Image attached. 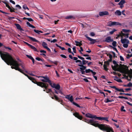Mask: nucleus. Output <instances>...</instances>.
<instances>
[{
	"instance_id": "37",
	"label": "nucleus",
	"mask_w": 132,
	"mask_h": 132,
	"mask_svg": "<svg viewBox=\"0 0 132 132\" xmlns=\"http://www.w3.org/2000/svg\"><path fill=\"white\" fill-rule=\"evenodd\" d=\"M34 31L36 33L38 34H39V32H40L41 33H43V32L41 31H39L37 30H36V29L34 30Z\"/></svg>"
},
{
	"instance_id": "64",
	"label": "nucleus",
	"mask_w": 132,
	"mask_h": 132,
	"mask_svg": "<svg viewBox=\"0 0 132 132\" xmlns=\"http://www.w3.org/2000/svg\"><path fill=\"white\" fill-rule=\"evenodd\" d=\"M90 35L92 36H95V34L93 32H91L90 34Z\"/></svg>"
},
{
	"instance_id": "9",
	"label": "nucleus",
	"mask_w": 132,
	"mask_h": 132,
	"mask_svg": "<svg viewBox=\"0 0 132 132\" xmlns=\"http://www.w3.org/2000/svg\"><path fill=\"white\" fill-rule=\"evenodd\" d=\"M40 85V87L45 88V89L43 90L44 91H45V90H47V88L48 86V85L47 84L42 82Z\"/></svg>"
},
{
	"instance_id": "14",
	"label": "nucleus",
	"mask_w": 132,
	"mask_h": 132,
	"mask_svg": "<svg viewBox=\"0 0 132 132\" xmlns=\"http://www.w3.org/2000/svg\"><path fill=\"white\" fill-rule=\"evenodd\" d=\"M109 65V63L108 61H106L104 62V64L103 65L104 69L106 71L108 70V69L107 68L108 66Z\"/></svg>"
},
{
	"instance_id": "2",
	"label": "nucleus",
	"mask_w": 132,
	"mask_h": 132,
	"mask_svg": "<svg viewBox=\"0 0 132 132\" xmlns=\"http://www.w3.org/2000/svg\"><path fill=\"white\" fill-rule=\"evenodd\" d=\"M7 64L12 65L11 67L12 69H15L16 70L19 71V70L22 71L20 69L19 66H21L23 64L22 63L19 64L18 62L12 57L10 54L8 56L4 61Z\"/></svg>"
},
{
	"instance_id": "51",
	"label": "nucleus",
	"mask_w": 132,
	"mask_h": 132,
	"mask_svg": "<svg viewBox=\"0 0 132 132\" xmlns=\"http://www.w3.org/2000/svg\"><path fill=\"white\" fill-rule=\"evenodd\" d=\"M128 43L123 44V46L124 47L127 48L128 46V45L127 44Z\"/></svg>"
},
{
	"instance_id": "54",
	"label": "nucleus",
	"mask_w": 132,
	"mask_h": 132,
	"mask_svg": "<svg viewBox=\"0 0 132 132\" xmlns=\"http://www.w3.org/2000/svg\"><path fill=\"white\" fill-rule=\"evenodd\" d=\"M77 57L79 59L81 60H84L85 59L84 58L79 55Z\"/></svg>"
},
{
	"instance_id": "49",
	"label": "nucleus",
	"mask_w": 132,
	"mask_h": 132,
	"mask_svg": "<svg viewBox=\"0 0 132 132\" xmlns=\"http://www.w3.org/2000/svg\"><path fill=\"white\" fill-rule=\"evenodd\" d=\"M23 8L24 10H26L27 9L28 10H29L28 8L26 5H24L23 6Z\"/></svg>"
},
{
	"instance_id": "39",
	"label": "nucleus",
	"mask_w": 132,
	"mask_h": 132,
	"mask_svg": "<svg viewBox=\"0 0 132 132\" xmlns=\"http://www.w3.org/2000/svg\"><path fill=\"white\" fill-rule=\"evenodd\" d=\"M36 59L38 61H41L43 62H44V60L43 59H42L40 58L39 57H36Z\"/></svg>"
},
{
	"instance_id": "20",
	"label": "nucleus",
	"mask_w": 132,
	"mask_h": 132,
	"mask_svg": "<svg viewBox=\"0 0 132 132\" xmlns=\"http://www.w3.org/2000/svg\"><path fill=\"white\" fill-rule=\"evenodd\" d=\"M32 81L34 83L36 84L38 86H40L41 82H38L34 78H33L31 81Z\"/></svg>"
},
{
	"instance_id": "62",
	"label": "nucleus",
	"mask_w": 132,
	"mask_h": 132,
	"mask_svg": "<svg viewBox=\"0 0 132 132\" xmlns=\"http://www.w3.org/2000/svg\"><path fill=\"white\" fill-rule=\"evenodd\" d=\"M110 52L111 53H112L113 54V57H116V54H115V53H114V52H113V51H111Z\"/></svg>"
},
{
	"instance_id": "11",
	"label": "nucleus",
	"mask_w": 132,
	"mask_h": 132,
	"mask_svg": "<svg viewBox=\"0 0 132 132\" xmlns=\"http://www.w3.org/2000/svg\"><path fill=\"white\" fill-rule=\"evenodd\" d=\"M58 85H59V89H54V93L56 94H58L59 93L61 94V95H63V94L62 93V92L60 90V86L59 84H58Z\"/></svg>"
},
{
	"instance_id": "31",
	"label": "nucleus",
	"mask_w": 132,
	"mask_h": 132,
	"mask_svg": "<svg viewBox=\"0 0 132 132\" xmlns=\"http://www.w3.org/2000/svg\"><path fill=\"white\" fill-rule=\"evenodd\" d=\"M125 2L126 1L125 0H121L118 3V4L119 5H122L125 3Z\"/></svg>"
},
{
	"instance_id": "24",
	"label": "nucleus",
	"mask_w": 132,
	"mask_h": 132,
	"mask_svg": "<svg viewBox=\"0 0 132 132\" xmlns=\"http://www.w3.org/2000/svg\"><path fill=\"white\" fill-rule=\"evenodd\" d=\"M27 37L30 39L32 41L34 42H36L37 43H38L39 42V41L37 40L35 38H33L32 37H30L29 36H27Z\"/></svg>"
},
{
	"instance_id": "29",
	"label": "nucleus",
	"mask_w": 132,
	"mask_h": 132,
	"mask_svg": "<svg viewBox=\"0 0 132 132\" xmlns=\"http://www.w3.org/2000/svg\"><path fill=\"white\" fill-rule=\"evenodd\" d=\"M65 18L66 19H74L75 18L73 16L70 15L69 16H66L65 17Z\"/></svg>"
},
{
	"instance_id": "18",
	"label": "nucleus",
	"mask_w": 132,
	"mask_h": 132,
	"mask_svg": "<svg viewBox=\"0 0 132 132\" xmlns=\"http://www.w3.org/2000/svg\"><path fill=\"white\" fill-rule=\"evenodd\" d=\"M110 87L111 88L115 89V90L117 91L122 92H125L123 89L121 88L120 89H119V88H117L115 86H110Z\"/></svg>"
},
{
	"instance_id": "56",
	"label": "nucleus",
	"mask_w": 132,
	"mask_h": 132,
	"mask_svg": "<svg viewBox=\"0 0 132 132\" xmlns=\"http://www.w3.org/2000/svg\"><path fill=\"white\" fill-rule=\"evenodd\" d=\"M120 58L121 61H124V59L123 58L121 55L120 56Z\"/></svg>"
},
{
	"instance_id": "22",
	"label": "nucleus",
	"mask_w": 132,
	"mask_h": 132,
	"mask_svg": "<svg viewBox=\"0 0 132 132\" xmlns=\"http://www.w3.org/2000/svg\"><path fill=\"white\" fill-rule=\"evenodd\" d=\"M120 67L122 68H125L124 70V73L126 72V70H128V68L126 65H124V64L122 65L121 64H120Z\"/></svg>"
},
{
	"instance_id": "26",
	"label": "nucleus",
	"mask_w": 132,
	"mask_h": 132,
	"mask_svg": "<svg viewBox=\"0 0 132 132\" xmlns=\"http://www.w3.org/2000/svg\"><path fill=\"white\" fill-rule=\"evenodd\" d=\"M75 43H76L75 45L77 46H79L80 47L82 45V44L81 43V41L79 42L75 40Z\"/></svg>"
},
{
	"instance_id": "19",
	"label": "nucleus",
	"mask_w": 132,
	"mask_h": 132,
	"mask_svg": "<svg viewBox=\"0 0 132 132\" xmlns=\"http://www.w3.org/2000/svg\"><path fill=\"white\" fill-rule=\"evenodd\" d=\"M99 14L100 16H102L104 15H109V13L106 11L101 12H99Z\"/></svg>"
},
{
	"instance_id": "41",
	"label": "nucleus",
	"mask_w": 132,
	"mask_h": 132,
	"mask_svg": "<svg viewBox=\"0 0 132 132\" xmlns=\"http://www.w3.org/2000/svg\"><path fill=\"white\" fill-rule=\"evenodd\" d=\"M92 70H90V69H86L85 70V72L86 73H89L90 72H92Z\"/></svg>"
},
{
	"instance_id": "17",
	"label": "nucleus",
	"mask_w": 132,
	"mask_h": 132,
	"mask_svg": "<svg viewBox=\"0 0 132 132\" xmlns=\"http://www.w3.org/2000/svg\"><path fill=\"white\" fill-rule=\"evenodd\" d=\"M96 119H97L101 120H104L108 122V118L106 117H97L96 116Z\"/></svg>"
},
{
	"instance_id": "42",
	"label": "nucleus",
	"mask_w": 132,
	"mask_h": 132,
	"mask_svg": "<svg viewBox=\"0 0 132 132\" xmlns=\"http://www.w3.org/2000/svg\"><path fill=\"white\" fill-rule=\"evenodd\" d=\"M118 98H124L126 100H128V97L123 96H119L118 97Z\"/></svg>"
},
{
	"instance_id": "46",
	"label": "nucleus",
	"mask_w": 132,
	"mask_h": 132,
	"mask_svg": "<svg viewBox=\"0 0 132 132\" xmlns=\"http://www.w3.org/2000/svg\"><path fill=\"white\" fill-rule=\"evenodd\" d=\"M117 30L115 29H113L112 31L110 32V34H112L115 31H116Z\"/></svg>"
},
{
	"instance_id": "35",
	"label": "nucleus",
	"mask_w": 132,
	"mask_h": 132,
	"mask_svg": "<svg viewBox=\"0 0 132 132\" xmlns=\"http://www.w3.org/2000/svg\"><path fill=\"white\" fill-rule=\"evenodd\" d=\"M122 31L125 33L129 32L130 31V30H129L126 29H123Z\"/></svg>"
},
{
	"instance_id": "28",
	"label": "nucleus",
	"mask_w": 132,
	"mask_h": 132,
	"mask_svg": "<svg viewBox=\"0 0 132 132\" xmlns=\"http://www.w3.org/2000/svg\"><path fill=\"white\" fill-rule=\"evenodd\" d=\"M115 14L116 15H120L121 14V12L119 10H117L115 12Z\"/></svg>"
},
{
	"instance_id": "57",
	"label": "nucleus",
	"mask_w": 132,
	"mask_h": 132,
	"mask_svg": "<svg viewBox=\"0 0 132 132\" xmlns=\"http://www.w3.org/2000/svg\"><path fill=\"white\" fill-rule=\"evenodd\" d=\"M27 20L29 22L33 21V20L31 18H27Z\"/></svg>"
},
{
	"instance_id": "4",
	"label": "nucleus",
	"mask_w": 132,
	"mask_h": 132,
	"mask_svg": "<svg viewBox=\"0 0 132 132\" xmlns=\"http://www.w3.org/2000/svg\"><path fill=\"white\" fill-rule=\"evenodd\" d=\"M70 94L67 95L65 97V98L67 99L68 100H69L71 103H72L73 104L75 105L77 107L79 108H82L83 107L82 106H81L79 105L78 104L74 102L73 101V97L72 95L71 96Z\"/></svg>"
},
{
	"instance_id": "1",
	"label": "nucleus",
	"mask_w": 132,
	"mask_h": 132,
	"mask_svg": "<svg viewBox=\"0 0 132 132\" xmlns=\"http://www.w3.org/2000/svg\"><path fill=\"white\" fill-rule=\"evenodd\" d=\"M82 120L95 127H98L100 130L104 131L111 132L113 129L110 126L105 124H99L97 123V121H95L93 119L89 120L84 118Z\"/></svg>"
},
{
	"instance_id": "63",
	"label": "nucleus",
	"mask_w": 132,
	"mask_h": 132,
	"mask_svg": "<svg viewBox=\"0 0 132 132\" xmlns=\"http://www.w3.org/2000/svg\"><path fill=\"white\" fill-rule=\"evenodd\" d=\"M57 40L56 39H54L53 40H52L51 41V43L53 42L55 43L57 41Z\"/></svg>"
},
{
	"instance_id": "6",
	"label": "nucleus",
	"mask_w": 132,
	"mask_h": 132,
	"mask_svg": "<svg viewBox=\"0 0 132 132\" xmlns=\"http://www.w3.org/2000/svg\"><path fill=\"white\" fill-rule=\"evenodd\" d=\"M9 54L6 52L0 51V55L2 59L4 61Z\"/></svg>"
},
{
	"instance_id": "5",
	"label": "nucleus",
	"mask_w": 132,
	"mask_h": 132,
	"mask_svg": "<svg viewBox=\"0 0 132 132\" xmlns=\"http://www.w3.org/2000/svg\"><path fill=\"white\" fill-rule=\"evenodd\" d=\"M112 68L113 70L115 71H118L122 73H124L125 68H122L120 67L117 68L116 65H114L113 66V65H112Z\"/></svg>"
},
{
	"instance_id": "30",
	"label": "nucleus",
	"mask_w": 132,
	"mask_h": 132,
	"mask_svg": "<svg viewBox=\"0 0 132 132\" xmlns=\"http://www.w3.org/2000/svg\"><path fill=\"white\" fill-rule=\"evenodd\" d=\"M114 77L115 78L114 79V80H116L117 82H122V80L120 79H117L118 78V77L117 76H116Z\"/></svg>"
},
{
	"instance_id": "43",
	"label": "nucleus",
	"mask_w": 132,
	"mask_h": 132,
	"mask_svg": "<svg viewBox=\"0 0 132 132\" xmlns=\"http://www.w3.org/2000/svg\"><path fill=\"white\" fill-rule=\"evenodd\" d=\"M88 61L84 60H82V64L83 65H85L86 63H88Z\"/></svg>"
},
{
	"instance_id": "60",
	"label": "nucleus",
	"mask_w": 132,
	"mask_h": 132,
	"mask_svg": "<svg viewBox=\"0 0 132 132\" xmlns=\"http://www.w3.org/2000/svg\"><path fill=\"white\" fill-rule=\"evenodd\" d=\"M26 56L28 57L30 59H31L33 57L31 56L28 55H27Z\"/></svg>"
},
{
	"instance_id": "50",
	"label": "nucleus",
	"mask_w": 132,
	"mask_h": 132,
	"mask_svg": "<svg viewBox=\"0 0 132 132\" xmlns=\"http://www.w3.org/2000/svg\"><path fill=\"white\" fill-rule=\"evenodd\" d=\"M117 42L115 41H114L112 43V45L114 47H115L116 46Z\"/></svg>"
},
{
	"instance_id": "55",
	"label": "nucleus",
	"mask_w": 132,
	"mask_h": 132,
	"mask_svg": "<svg viewBox=\"0 0 132 132\" xmlns=\"http://www.w3.org/2000/svg\"><path fill=\"white\" fill-rule=\"evenodd\" d=\"M72 49H73V52L75 53H76V47L75 46V47H73V48H72Z\"/></svg>"
},
{
	"instance_id": "12",
	"label": "nucleus",
	"mask_w": 132,
	"mask_h": 132,
	"mask_svg": "<svg viewBox=\"0 0 132 132\" xmlns=\"http://www.w3.org/2000/svg\"><path fill=\"white\" fill-rule=\"evenodd\" d=\"M58 85H59V89H54V93L56 94H58L59 93L61 94V95H63V94L62 93V92L60 90V86L59 84H58Z\"/></svg>"
},
{
	"instance_id": "34",
	"label": "nucleus",
	"mask_w": 132,
	"mask_h": 132,
	"mask_svg": "<svg viewBox=\"0 0 132 132\" xmlns=\"http://www.w3.org/2000/svg\"><path fill=\"white\" fill-rule=\"evenodd\" d=\"M21 67L22 69V71H23V72L24 71L26 72L27 73H28V71H27L26 70V69L24 67H25L24 66V65H22V66H21Z\"/></svg>"
},
{
	"instance_id": "13",
	"label": "nucleus",
	"mask_w": 132,
	"mask_h": 132,
	"mask_svg": "<svg viewBox=\"0 0 132 132\" xmlns=\"http://www.w3.org/2000/svg\"><path fill=\"white\" fill-rule=\"evenodd\" d=\"M73 115L80 120H82L84 118L81 116H80L78 113L77 112L73 113Z\"/></svg>"
},
{
	"instance_id": "10",
	"label": "nucleus",
	"mask_w": 132,
	"mask_h": 132,
	"mask_svg": "<svg viewBox=\"0 0 132 132\" xmlns=\"http://www.w3.org/2000/svg\"><path fill=\"white\" fill-rule=\"evenodd\" d=\"M58 85H59V89H54V93L56 94H58L59 93L61 94V95H63V94L62 93V92L60 90V86L59 84H58Z\"/></svg>"
},
{
	"instance_id": "44",
	"label": "nucleus",
	"mask_w": 132,
	"mask_h": 132,
	"mask_svg": "<svg viewBox=\"0 0 132 132\" xmlns=\"http://www.w3.org/2000/svg\"><path fill=\"white\" fill-rule=\"evenodd\" d=\"M125 107L124 106H121V110L122 112H125L126 111V110L125 109H124Z\"/></svg>"
},
{
	"instance_id": "8",
	"label": "nucleus",
	"mask_w": 132,
	"mask_h": 132,
	"mask_svg": "<svg viewBox=\"0 0 132 132\" xmlns=\"http://www.w3.org/2000/svg\"><path fill=\"white\" fill-rule=\"evenodd\" d=\"M119 25H121V23L111 21L109 22L108 24V26L109 27Z\"/></svg>"
},
{
	"instance_id": "15",
	"label": "nucleus",
	"mask_w": 132,
	"mask_h": 132,
	"mask_svg": "<svg viewBox=\"0 0 132 132\" xmlns=\"http://www.w3.org/2000/svg\"><path fill=\"white\" fill-rule=\"evenodd\" d=\"M85 116L87 118L92 119L94 118L95 119H96V116L94 115L89 113L86 114H85Z\"/></svg>"
},
{
	"instance_id": "32",
	"label": "nucleus",
	"mask_w": 132,
	"mask_h": 132,
	"mask_svg": "<svg viewBox=\"0 0 132 132\" xmlns=\"http://www.w3.org/2000/svg\"><path fill=\"white\" fill-rule=\"evenodd\" d=\"M27 25L29 26V27L33 28H36V27H35L32 24H30V23L28 22H27Z\"/></svg>"
},
{
	"instance_id": "25",
	"label": "nucleus",
	"mask_w": 132,
	"mask_h": 132,
	"mask_svg": "<svg viewBox=\"0 0 132 132\" xmlns=\"http://www.w3.org/2000/svg\"><path fill=\"white\" fill-rule=\"evenodd\" d=\"M84 65L82 64H78V66L79 67H81L80 68V70H85L86 68V67Z\"/></svg>"
},
{
	"instance_id": "53",
	"label": "nucleus",
	"mask_w": 132,
	"mask_h": 132,
	"mask_svg": "<svg viewBox=\"0 0 132 132\" xmlns=\"http://www.w3.org/2000/svg\"><path fill=\"white\" fill-rule=\"evenodd\" d=\"M128 87H131L132 86V83L131 82H129L127 84Z\"/></svg>"
},
{
	"instance_id": "59",
	"label": "nucleus",
	"mask_w": 132,
	"mask_h": 132,
	"mask_svg": "<svg viewBox=\"0 0 132 132\" xmlns=\"http://www.w3.org/2000/svg\"><path fill=\"white\" fill-rule=\"evenodd\" d=\"M122 32H123L122 31H121L120 33L119 34V36L121 37V38H122L123 36V35H122Z\"/></svg>"
},
{
	"instance_id": "58",
	"label": "nucleus",
	"mask_w": 132,
	"mask_h": 132,
	"mask_svg": "<svg viewBox=\"0 0 132 132\" xmlns=\"http://www.w3.org/2000/svg\"><path fill=\"white\" fill-rule=\"evenodd\" d=\"M15 7L18 8V9H21V7L19 5H16L15 6Z\"/></svg>"
},
{
	"instance_id": "45",
	"label": "nucleus",
	"mask_w": 132,
	"mask_h": 132,
	"mask_svg": "<svg viewBox=\"0 0 132 132\" xmlns=\"http://www.w3.org/2000/svg\"><path fill=\"white\" fill-rule=\"evenodd\" d=\"M12 8H13V9H12L10 7V9H9L10 10V12H15V11H14V10H17V9H14V8L12 7Z\"/></svg>"
},
{
	"instance_id": "33",
	"label": "nucleus",
	"mask_w": 132,
	"mask_h": 132,
	"mask_svg": "<svg viewBox=\"0 0 132 132\" xmlns=\"http://www.w3.org/2000/svg\"><path fill=\"white\" fill-rule=\"evenodd\" d=\"M30 47L31 48L33 49L34 51H36L38 52V51L37 50L35 46L31 45Z\"/></svg>"
},
{
	"instance_id": "36",
	"label": "nucleus",
	"mask_w": 132,
	"mask_h": 132,
	"mask_svg": "<svg viewBox=\"0 0 132 132\" xmlns=\"http://www.w3.org/2000/svg\"><path fill=\"white\" fill-rule=\"evenodd\" d=\"M42 45L43 47L45 48V47H47V44L45 42H43L42 43Z\"/></svg>"
},
{
	"instance_id": "23",
	"label": "nucleus",
	"mask_w": 132,
	"mask_h": 132,
	"mask_svg": "<svg viewBox=\"0 0 132 132\" xmlns=\"http://www.w3.org/2000/svg\"><path fill=\"white\" fill-rule=\"evenodd\" d=\"M121 42L122 44H124L125 43H129V41L128 40L125 38L123 39L121 38Z\"/></svg>"
},
{
	"instance_id": "21",
	"label": "nucleus",
	"mask_w": 132,
	"mask_h": 132,
	"mask_svg": "<svg viewBox=\"0 0 132 132\" xmlns=\"http://www.w3.org/2000/svg\"><path fill=\"white\" fill-rule=\"evenodd\" d=\"M14 25L16 27L17 29L20 31H24V30L21 28L20 24L18 23H15Z\"/></svg>"
},
{
	"instance_id": "7",
	"label": "nucleus",
	"mask_w": 132,
	"mask_h": 132,
	"mask_svg": "<svg viewBox=\"0 0 132 132\" xmlns=\"http://www.w3.org/2000/svg\"><path fill=\"white\" fill-rule=\"evenodd\" d=\"M48 91L50 92H51L52 93L53 95H54V96L55 98V100L58 101L59 102H60V103L62 104H63L62 103H63V100H60L59 98L56 95H55L54 94V92H53L52 91V90L51 89H48V90H47Z\"/></svg>"
},
{
	"instance_id": "48",
	"label": "nucleus",
	"mask_w": 132,
	"mask_h": 132,
	"mask_svg": "<svg viewBox=\"0 0 132 132\" xmlns=\"http://www.w3.org/2000/svg\"><path fill=\"white\" fill-rule=\"evenodd\" d=\"M131 57H132V54L130 55L128 54L127 55L126 58L127 59H128Z\"/></svg>"
},
{
	"instance_id": "3",
	"label": "nucleus",
	"mask_w": 132,
	"mask_h": 132,
	"mask_svg": "<svg viewBox=\"0 0 132 132\" xmlns=\"http://www.w3.org/2000/svg\"><path fill=\"white\" fill-rule=\"evenodd\" d=\"M41 80L42 81V82H47L49 83L50 85L53 88H54L55 89H59V85L58 84H56L55 83H52L51 81L50 80L48 77H47L45 79H41Z\"/></svg>"
},
{
	"instance_id": "52",
	"label": "nucleus",
	"mask_w": 132,
	"mask_h": 132,
	"mask_svg": "<svg viewBox=\"0 0 132 132\" xmlns=\"http://www.w3.org/2000/svg\"><path fill=\"white\" fill-rule=\"evenodd\" d=\"M4 47L6 49H8L9 50H12V49L9 47H6L4 45Z\"/></svg>"
},
{
	"instance_id": "47",
	"label": "nucleus",
	"mask_w": 132,
	"mask_h": 132,
	"mask_svg": "<svg viewBox=\"0 0 132 132\" xmlns=\"http://www.w3.org/2000/svg\"><path fill=\"white\" fill-rule=\"evenodd\" d=\"M75 62L76 63L79 62V63L80 64H82V63L81 61L80 60H77Z\"/></svg>"
},
{
	"instance_id": "27",
	"label": "nucleus",
	"mask_w": 132,
	"mask_h": 132,
	"mask_svg": "<svg viewBox=\"0 0 132 132\" xmlns=\"http://www.w3.org/2000/svg\"><path fill=\"white\" fill-rule=\"evenodd\" d=\"M111 39V37H108L106 38L105 39L104 41L107 43H109L110 42Z\"/></svg>"
},
{
	"instance_id": "38",
	"label": "nucleus",
	"mask_w": 132,
	"mask_h": 132,
	"mask_svg": "<svg viewBox=\"0 0 132 132\" xmlns=\"http://www.w3.org/2000/svg\"><path fill=\"white\" fill-rule=\"evenodd\" d=\"M122 35H123V36H124L125 37H126V38H128L129 37V34H125L123 33V32H122Z\"/></svg>"
},
{
	"instance_id": "61",
	"label": "nucleus",
	"mask_w": 132,
	"mask_h": 132,
	"mask_svg": "<svg viewBox=\"0 0 132 132\" xmlns=\"http://www.w3.org/2000/svg\"><path fill=\"white\" fill-rule=\"evenodd\" d=\"M60 56L61 57L64 58H67V57L65 55L63 54H61L60 55Z\"/></svg>"
},
{
	"instance_id": "16",
	"label": "nucleus",
	"mask_w": 132,
	"mask_h": 132,
	"mask_svg": "<svg viewBox=\"0 0 132 132\" xmlns=\"http://www.w3.org/2000/svg\"><path fill=\"white\" fill-rule=\"evenodd\" d=\"M85 36L89 40L91 41L90 44H93L96 42V40L95 39H93L87 36V35H85Z\"/></svg>"
},
{
	"instance_id": "40",
	"label": "nucleus",
	"mask_w": 132,
	"mask_h": 132,
	"mask_svg": "<svg viewBox=\"0 0 132 132\" xmlns=\"http://www.w3.org/2000/svg\"><path fill=\"white\" fill-rule=\"evenodd\" d=\"M19 71L20 72L22 73L24 75L27 76L28 78V77H29V76L28 75L24 73L22 71V70L21 71V70H19Z\"/></svg>"
}]
</instances>
